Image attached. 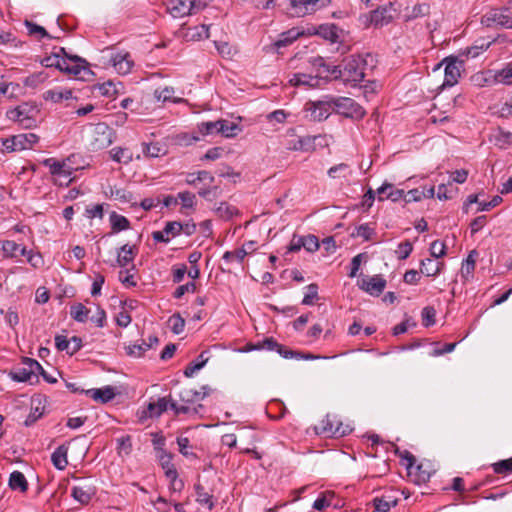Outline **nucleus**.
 <instances>
[{
	"instance_id": "obj_1",
	"label": "nucleus",
	"mask_w": 512,
	"mask_h": 512,
	"mask_svg": "<svg viewBox=\"0 0 512 512\" xmlns=\"http://www.w3.org/2000/svg\"><path fill=\"white\" fill-rule=\"evenodd\" d=\"M115 139V131L106 123L91 125L88 132V146L92 151L102 150L110 146Z\"/></svg>"
},
{
	"instance_id": "obj_2",
	"label": "nucleus",
	"mask_w": 512,
	"mask_h": 512,
	"mask_svg": "<svg viewBox=\"0 0 512 512\" xmlns=\"http://www.w3.org/2000/svg\"><path fill=\"white\" fill-rule=\"evenodd\" d=\"M366 60L359 55H351L342 61V80L356 85L365 77Z\"/></svg>"
},
{
	"instance_id": "obj_3",
	"label": "nucleus",
	"mask_w": 512,
	"mask_h": 512,
	"mask_svg": "<svg viewBox=\"0 0 512 512\" xmlns=\"http://www.w3.org/2000/svg\"><path fill=\"white\" fill-rule=\"evenodd\" d=\"M332 96L326 95L321 100H309L305 103L303 112L305 118L312 122H322L326 120L333 111Z\"/></svg>"
},
{
	"instance_id": "obj_4",
	"label": "nucleus",
	"mask_w": 512,
	"mask_h": 512,
	"mask_svg": "<svg viewBox=\"0 0 512 512\" xmlns=\"http://www.w3.org/2000/svg\"><path fill=\"white\" fill-rule=\"evenodd\" d=\"M333 112L355 120L365 116V110L354 99L349 97L332 96Z\"/></svg>"
},
{
	"instance_id": "obj_5",
	"label": "nucleus",
	"mask_w": 512,
	"mask_h": 512,
	"mask_svg": "<svg viewBox=\"0 0 512 512\" xmlns=\"http://www.w3.org/2000/svg\"><path fill=\"white\" fill-rule=\"evenodd\" d=\"M22 364L23 367H17L9 373L10 377L17 382H29L31 384L38 382L36 369H41L39 362L25 357L22 360Z\"/></svg>"
},
{
	"instance_id": "obj_6",
	"label": "nucleus",
	"mask_w": 512,
	"mask_h": 512,
	"mask_svg": "<svg viewBox=\"0 0 512 512\" xmlns=\"http://www.w3.org/2000/svg\"><path fill=\"white\" fill-rule=\"evenodd\" d=\"M331 0H289L292 15L304 17L331 4Z\"/></svg>"
},
{
	"instance_id": "obj_7",
	"label": "nucleus",
	"mask_w": 512,
	"mask_h": 512,
	"mask_svg": "<svg viewBox=\"0 0 512 512\" xmlns=\"http://www.w3.org/2000/svg\"><path fill=\"white\" fill-rule=\"evenodd\" d=\"M442 64H445L444 69V81L442 87H451L454 86L459 77L461 76V68L463 67V61L458 60L454 57L445 58L442 63L438 65L440 67Z\"/></svg>"
},
{
	"instance_id": "obj_8",
	"label": "nucleus",
	"mask_w": 512,
	"mask_h": 512,
	"mask_svg": "<svg viewBox=\"0 0 512 512\" xmlns=\"http://www.w3.org/2000/svg\"><path fill=\"white\" fill-rule=\"evenodd\" d=\"M43 165L50 168L51 174L57 177L56 181H58L60 185L67 186L71 182V170L65 162L47 158L43 161Z\"/></svg>"
},
{
	"instance_id": "obj_9",
	"label": "nucleus",
	"mask_w": 512,
	"mask_h": 512,
	"mask_svg": "<svg viewBox=\"0 0 512 512\" xmlns=\"http://www.w3.org/2000/svg\"><path fill=\"white\" fill-rule=\"evenodd\" d=\"M183 224L177 221L167 222L162 231H154L152 238L156 242L168 243L170 237H176L181 234Z\"/></svg>"
},
{
	"instance_id": "obj_10",
	"label": "nucleus",
	"mask_w": 512,
	"mask_h": 512,
	"mask_svg": "<svg viewBox=\"0 0 512 512\" xmlns=\"http://www.w3.org/2000/svg\"><path fill=\"white\" fill-rule=\"evenodd\" d=\"M359 287L372 296H379L386 287V280L380 275H374L362 279Z\"/></svg>"
},
{
	"instance_id": "obj_11",
	"label": "nucleus",
	"mask_w": 512,
	"mask_h": 512,
	"mask_svg": "<svg viewBox=\"0 0 512 512\" xmlns=\"http://www.w3.org/2000/svg\"><path fill=\"white\" fill-rule=\"evenodd\" d=\"M488 25L490 22L504 28L512 29V14L508 9H495L486 15Z\"/></svg>"
},
{
	"instance_id": "obj_12",
	"label": "nucleus",
	"mask_w": 512,
	"mask_h": 512,
	"mask_svg": "<svg viewBox=\"0 0 512 512\" xmlns=\"http://www.w3.org/2000/svg\"><path fill=\"white\" fill-rule=\"evenodd\" d=\"M195 0H171L168 10L173 17H184L193 14Z\"/></svg>"
},
{
	"instance_id": "obj_13",
	"label": "nucleus",
	"mask_w": 512,
	"mask_h": 512,
	"mask_svg": "<svg viewBox=\"0 0 512 512\" xmlns=\"http://www.w3.org/2000/svg\"><path fill=\"white\" fill-rule=\"evenodd\" d=\"M71 64L65 67V73L72 74L79 79H84L87 74H91V70L87 67V62L79 56L70 58Z\"/></svg>"
},
{
	"instance_id": "obj_14",
	"label": "nucleus",
	"mask_w": 512,
	"mask_h": 512,
	"mask_svg": "<svg viewBox=\"0 0 512 512\" xmlns=\"http://www.w3.org/2000/svg\"><path fill=\"white\" fill-rule=\"evenodd\" d=\"M39 141V136L34 133H23L12 136L15 152L31 149Z\"/></svg>"
},
{
	"instance_id": "obj_15",
	"label": "nucleus",
	"mask_w": 512,
	"mask_h": 512,
	"mask_svg": "<svg viewBox=\"0 0 512 512\" xmlns=\"http://www.w3.org/2000/svg\"><path fill=\"white\" fill-rule=\"evenodd\" d=\"M85 393L90 396L94 401L100 403H108L113 400L116 396L115 388L112 386H106L104 388H93L86 390Z\"/></svg>"
},
{
	"instance_id": "obj_16",
	"label": "nucleus",
	"mask_w": 512,
	"mask_h": 512,
	"mask_svg": "<svg viewBox=\"0 0 512 512\" xmlns=\"http://www.w3.org/2000/svg\"><path fill=\"white\" fill-rule=\"evenodd\" d=\"M158 459L161 467L163 468L165 475L170 480H175L178 478L177 470L172 463V455L164 449H160V454H158Z\"/></svg>"
},
{
	"instance_id": "obj_17",
	"label": "nucleus",
	"mask_w": 512,
	"mask_h": 512,
	"mask_svg": "<svg viewBox=\"0 0 512 512\" xmlns=\"http://www.w3.org/2000/svg\"><path fill=\"white\" fill-rule=\"evenodd\" d=\"M377 194L379 201L390 199L393 202H396L403 198L404 191L401 189H395L394 186L390 183H384L377 189Z\"/></svg>"
},
{
	"instance_id": "obj_18",
	"label": "nucleus",
	"mask_w": 512,
	"mask_h": 512,
	"mask_svg": "<svg viewBox=\"0 0 512 512\" xmlns=\"http://www.w3.org/2000/svg\"><path fill=\"white\" fill-rule=\"evenodd\" d=\"M95 494L94 487L90 485H79L72 488L71 496L80 504H88Z\"/></svg>"
},
{
	"instance_id": "obj_19",
	"label": "nucleus",
	"mask_w": 512,
	"mask_h": 512,
	"mask_svg": "<svg viewBox=\"0 0 512 512\" xmlns=\"http://www.w3.org/2000/svg\"><path fill=\"white\" fill-rule=\"evenodd\" d=\"M444 263L434 258H425L420 263V272L427 277H436L440 274Z\"/></svg>"
},
{
	"instance_id": "obj_20",
	"label": "nucleus",
	"mask_w": 512,
	"mask_h": 512,
	"mask_svg": "<svg viewBox=\"0 0 512 512\" xmlns=\"http://www.w3.org/2000/svg\"><path fill=\"white\" fill-rule=\"evenodd\" d=\"M128 58V53H117L111 57L110 62L119 74L124 75L130 72L132 67V62Z\"/></svg>"
},
{
	"instance_id": "obj_21",
	"label": "nucleus",
	"mask_w": 512,
	"mask_h": 512,
	"mask_svg": "<svg viewBox=\"0 0 512 512\" xmlns=\"http://www.w3.org/2000/svg\"><path fill=\"white\" fill-rule=\"evenodd\" d=\"M393 17L390 13V10L386 7H380L376 10L372 11L370 16V22L376 27H382L384 25L389 24L392 21Z\"/></svg>"
},
{
	"instance_id": "obj_22",
	"label": "nucleus",
	"mask_w": 512,
	"mask_h": 512,
	"mask_svg": "<svg viewBox=\"0 0 512 512\" xmlns=\"http://www.w3.org/2000/svg\"><path fill=\"white\" fill-rule=\"evenodd\" d=\"M137 254V248L136 246H130L128 244H125L120 247L118 254H117V264L120 267L127 266L130 262L133 261Z\"/></svg>"
},
{
	"instance_id": "obj_23",
	"label": "nucleus",
	"mask_w": 512,
	"mask_h": 512,
	"mask_svg": "<svg viewBox=\"0 0 512 512\" xmlns=\"http://www.w3.org/2000/svg\"><path fill=\"white\" fill-rule=\"evenodd\" d=\"M1 249L3 256L7 258H15L19 255H26L27 250L25 247H20L16 242L5 240L1 242Z\"/></svg>"
},
{
	"instance_id": "obj_24",
	"label": "nucleus",
	"mask_w": 512,
	"mask_h": 512,
	"mask_svg": "<svg viewBox=\"0 0 512 512\" xmlns=\"http://www.w3.org/2000/svg\"><path fill=\"white\" fill-rule=\"evenodd\" d=\"M168 404H170V401L167 397H160L156 402L148 404L146 414L151 418H157L167 410Z\"/></svg>"
},
{
	"instance_id": "obj_25",
	"label": "nucleus",
	"mask_w": 512,
	"mask_h": 512,
	"mask_svg": "<svg viewBox=\"0 0 512 512\" xmlns=\"http://www.w3.org/2000/svg\"><path fill=\"white\" fill-rule=\"evenodd\" d=\"M67 452L68 448L65 445H60L52 453L51 461L58 470H64L68 465Z\"/></svg>"
},
{
	"instance_id": "obj_26",
	"label": "nucleus",
	"mask_w": 512,
	"mask_h": 512,
	"mask_svg": "<svg viewBox=\"0 0 512 512\" xmlns=\"http://www.w3.org/2000/svg\"><path fill=\"white\" fill-rule=\"evenodd\" d=\"M302 35V32L293 28L286 32H283L279 35V38L273 43L274 48L280 49L290 45L293 41H295L299 36Z\"/></svg>"
},
{
	"instance_id": "obj_27",
	"label": "nucleus",
	"mask_w": 512,
	"mask_h": 512,
	"mask_svg": "<svg viewBox=\"0 0 512 512\" xmlns=\"http://www.w3.org/2000/svg\"><path fill=\"white\" fill-rule=\"evenodd\" d=\"M289 83L292 86H308L310 88H314L318 85L319 79L317 77H314L312 75L303 74V73H296L294 74L290 80Z\"/></svg>"
},
{
	"instance_id": "obj_28",
	"label": "nucleus",
	"mask_w": 512,
	"mask_h": 512,
	"mask_svg": "<svg viewBox=\"0 0 512 512\" xmlns=\"http://www.w3.org/2000/svg\"><path fill=\"white\" fill-rule=\"evenodd\" d=\"M478 255L476 250H472L466 260L463 261L461 267V277L465 280H469L473 277V272L475 270L476 256Z\"/></svg>"
},
{
	"instance_id": "obj_29",
	"label": "nucleus",
	"mask_w": 512,
	"mask_h": 512,
	"mask_svg": "<svg viewBox=\"0 0 512 512\" xmlns=\"http://www.w3.org/2000/svg\"><path fill=\"white\" fill-rule=\"evenodd\" d=\"M9 487L12 490L26 492L28 489V483L24 474L20 471H13L9 477Z\"/></svg>"
},
{
	"instance_id": "obj_30",
	"label": "nucleus",
	"mask_w": 512,
	"mask_h": 512,
	"mask_svg": "<svg viewBox=\"0 0 512 512\" xmlns=\"http://www.w3.org/2000/svg\"><path fill=\"white\" fill-rule=\"evenodd\" d=\"M240 131L241 128L238 124L228 120L219 119L218 134H221L226 138H232L235 137Z\"/></svg>"
},
{
	"instance_id": "obj_31",
	"label": "nucleus",
	"mask_w": 512,
	"mask_h": 512,
	"mask_svg": "<svg viewBox=\"0 0 512 512\" xmlns=\"http://www.w3.org/2000/svg\"><path fill=\"white\" fill-rule=\"evenodd\" d=\"M206 351H203L199 356L198 358L189 363L186 368L184 369V375L188 378L192 377L197 371H199L200 369H202L206 363L208 362V357L206 356Z\"/></svg>"
},
{
	"instance_id": "obj_32",
	"label": "nucleus",
	"mask_w": 512,
	"mask_h": 512,
	"mask_svg": "<svg viewBox=\"0 0 512 512\" xmlns=\"http://www.w3.org/2000/svg\"><path fill=\"white\" fill-rule=\"evenodd\" d=\"M314 33L331 42H336L338 39L337 26L335 24H322Z\"/></svg>"
},
{
	"instance_id": "obj_33",
	"label": "nucleus",
	"mask_w": 512,
	"mask_h": 512,
	"mask_svg": "<svg viewBox=\"0 0 512 512\" xmlns=\"http://www.w3.org/2000/svg\"><path fill=\"white\" fill-rule=\"evenodd\" d=\"M205 395L206 393L202 394L194 388L184 387L179 393V398L183 403L188 404L203 399Z\"/></svg>"
},
{
	"instance_id": "obj_34",
	"label": "nucleus",
	"mask_w": 512,
	"mask_h": 512,
	"mask_svg": "<svg viewBox=\"0 0 512 512\" xmlns=\"http://www.w3.org/2000/svg\"><path fill=\"white\" fill-rule=\"evenodd\" d=\"M352 174V170L346 163H340L328 170V176L332 179H344Z\"/></svg>"
},
{
	"instance_id": "obj_35",
	"label": "nucleus",
	"mask_w": 512,
	"mask_h": 512,
	"mask_svg": "<svg viewBox=\"0 0 512 512\" xmlns=\"http://www.w3.org/2000/svg\"><path fill=\"white\" fill-rule=\"evenodd\" d=\"M110 223L112 228V233H117L122 230H126L130 226L129 220L122 215H119L115 212L110 215Z\"/></svg>"
},
{
	"instance_id": "obj_36",
	"label": "nucleus",
	"mask_w": 512,
	"mask_h": 512,
	"mask_svg": "<svg viewBox=\"0 0 512 512\" xmlns=\"http://www.w3.org/2000/svg\"><path fill=\"white\" fill-rule=\"evenodd\" d=\"M143 146V154L147 157H159V156H162V155H165L166 154V149L165 147L156 142V143H143L142 144Z\"/></svg>"
},
{
	"instance_id": "obj_37",
	"label": "nucleus",
	"mask_w": 512,
	"mask_h": 512,
	"mask_svg": "<svg viewBox=\"0 0 512 512\" xmlns=\"http://www.w3.org/2000/svg\"><path fill=\"white\" fill-rule=\"evenodd\" d=\"M72 97L71 90H47L43 93V98L46 101H51L54 103L61 102L63 99H70Z\"/></svg>"
},
{
	"instance_id": "obj_38",
	"label": "nucleus",
	"mask_w": 512,
	"mask_h": 512,
	"mask_svg": "<svg viewBox=\"0 0 512 512\" xmlns=\"http://www.w3.org/2000/svg\"><path fill=\"white\" fill-rule=\"evenodd\" d=\"M24 25L25 27L27 28L28 30V34L30 36H35L37 37V39H41V38H53L47 31L44 27L32 22V21H29V20H25L24 21Z\"/></svg>"
},
{
	"instance_id": "obj_39",
	"label": "nucleus",
	"mask_w": 512,
	"mask_h": 512,
	"mask_svg": "<svg viewBox=\"0 0 512 512\" xmlns=\"http://www.w3.org/2000/svg\"><path fill=\"white\" fill-rule=\"evenodd\" d=\"M219 129V120L206 121L197 124V131L202 136L217 135Z\"/></svg>"
},
{
	"instance_id": "obj_40",
	"label": "nucleus",
	"mask_w": 512,
	"mask_h": 512,
	"mask_svg": "<svg viewBox=\"0 0 512 512\" xmlns=\"http://www.w3.org/2000/svg\"><path fill=\"white\" fill-rule=\"evenodd\" d=\"M195 491L197 495V502L203 505H207L209 510L214 508V503L212 501V495L204 490V487L200 484L195 486Z\"/></svg>"
},
{
	"instance_id": "obj_41",
	"label": "nucleus",
	"mask_w": 512,
	"mask_h": 512,
	"mask_svg": "<svg viewBox=\"0 0 512 512\" xmlns=\"http://www.w3.org/2000/svg\"><path fill=\"white\" fill-rule=\"evenodd\" d=\"M430 12V6L427 3L417 4L405 15L406 20H413L418 17H423L428 15Z\"/></svg>"
},
{
	"instance_id": "obj_42",
	"label": "nucleus",
	"mask_w": 512,
	"mask_h": 512,
	"mask_svg": "<svg viewBox=\"0 0 512 512\" xmlns=\"http://www.w3.org/2000/svg\"><path fill=\"white\" fill-rule=\"evenodd\" d=\"M495 80L501 84L512 85V62L496 73Z\"/></svg>"
},
{
	"instance_id": "obj_43",
	"label": "nucleus",
	"mask_w": 512,
	"mask_h": 512,
	"mask_svg": "<svg viewBox=\"0 0 512 512\" xmlns=\"http://www.w3.org/2000/svg\"><path fill=\"white\" fill-rule=\"evenodd\" d=\"M89 309H87L83 304L78 303L71 307V317L78 322H85L87 320Z\"/></svg>"
},
{
	"instance_id": "obj_44",
	"label": "nucleus",
	"mask_w": 512,
	"mask_h": 512,
	"mask_svg": "<svg viewBox=\"0 0 512 512\" xmlns=\"http://www.w3.org/2000/svg\"><path fill=\"white\" fill-rule=\"evenodd\" d=\"M23 110L21 107H17L16 109L14 110H11L9 113H8V117L10 119H13V120H16L18 122H20L23 126H25L26 128H29L32 126L34 120L31 119L30 117H23Z\"/></svg>"
},
{
	"instance_id": "obj_45",
	"label": "nucleus",
	"mask_w": 512,
	"mask_h": 512,
	"mask_svg": "<svg viewBox=\"0 0 512 512\" xmlns=\"http://www.w3.org/2000/svg\"><path fill=\"white\" fill-rule=\"evenodd\" d=\"M158 101L162 102H179L180 98L174 97V89L172 87H165L162 90H156L154 93Z\"/></svg>"
},
{
	"instance_id": "obj_46",
	"label": "nucleus",
	"mask_w": 512,
	"mask_h": 512,
	"mask_svg": "<svg viewBox=\"0 0 512 512\" xmlns=\"http://www.w3.org/2000/svg\"><path fill=\"white\" fill-rule=\"evenodd\" d=\"M314 136H305L298 139V146H289L290 150L314 151Z\"/></svg>"
},
{
	"instance_id": "obj_47",
	"label": "nucleus",
	"mask_w": 512,
	"mask_h": 512,
	"mask_svg": "<svg viewBox=\"0 0 512 512\" xmlns=\"http://www.w3.org/2000/svg\"><path fill=\"white\" fill-rule=\"evenodd\" d=\"M168 323L174 334H181L184 331L185 320L180 314H173L169 319Z\"/></svg>"
},
{
	"instance_id": "obj_48",
	"label": "nucleus",
	"mask_w": 512,
	"mask_h": 512,
	"mask_svg": "<svg viewBox=\"0 0 512 512\" xmlns=\"http://www.w3.org/2000/svg\"><path fill=\"white\" fill-rule=\"evenodd\" d=\"M150 348H152V344L142 342L141 344H133L127 346L126 353L132 357H141Z\"/></svg>"
},
{
	"instance_id": "obj_49",
	"label": "nucleus",
	"mask_w": 512,
	"mask_h": 512,
	"mask_svg": "<svg viewBox=\"0 0 512 512\" xmlns=\"http://www.w3.org/2000/svg\"><path fill=\"white\" fill-rule=\"evenodd\" d=\"M117 450L120 456H128L132 451L131 437L129 435L117 439Z\"/></svg>"
},
{
	"instance_id": "obj_50",
	"label": "nucleus",
	"mask_w": 512,
	"mask_h": 512,
	"mask_svg": "<svg viewBox=\"0 0 512 512\" xmlns=\"http://www.w3.org/2000/svg\"><path fill=\"white\" fill-rule=\"evenodd\" d=\"M111 157L116 162H124L128 163L132 160V155L128 153V150L125 148L117 147L113 148L110 151Z\"/></svg>"
},
{
	"instance_id": "obj_51",
	"label": "nucleus",
	"mask_w": 512,
	"mask_h": 512,
	"mask_svg": "<svg viewBox=\"0 0 512 512\" xmlns=\"http://www.w3.org/2000/svg\"><path fill=\"white\" fill-rule=\"evenodd\" d=\"M333 498V493L330 491H326L322 493L321 497L316 499L313 503V508L318 511H322L325 508L331 505V499Z\"/></svg>"
},
{
	"instance_id": "obj_52",
	"label": "nucleus",
	"mask_w": 512,
	"mask_h": 512,
	"mask_svg": "<svg viewBox=\"0 0 512 512\" xmlns=\"http://www.w3.org/2000/svg\"><path fill=\"white\" fill-rule=\"evenodd\" d=\"M307 290L308 291L302 300V304L313 305L314 302L318 299V285L311 283L307 286Z\"/></svg>"
},
{
	"instance_id": "obj_53",
	"label": "nucleus",
	"mask_w": 512,
	"mask_h": 512,
	"mask_svg": "<svg viewBox=\"0 0 512 512\" xmlns=\"http://www.w3.org/2000/svg\"><path fill=\"white\" fill-rule=\"evenodd\" d=\"M493 471L497 474L512 473V458L501 460L492 464Z\"/></svg>"
},
{
	"instance_id": "obj_54",
	"label": "nucleus",
	"mask_w": 512,
	"mask_h": 512,
	"mask_svg": "<svg viewBox=\"0 0 512 512\" xmlns=\"http://www.w3.org/2000/svg\"><path fill=\"white\" fill-rule=\"evenodd\" d=\"M47 79V75L44 72L34 73L28 76L24 80V85L32 88H36L38 85L43 83Z\"/></svg>"
},
{
	"instance_id": "obj_55",
	"label": "nucleus",
	"mask_w": 512,
	"mask_h": 512,
	"mask_svg": "<svg viewBox=\"0 0 512 512\" xmlns=\"http://www.w3.org/2000/svg\"><path fill=\"white\" fill-rule=\"evenodd\" d=\"M430 253L432 258L437 260L446 254V245L439 240H435L430 245Z\"/></svg>"
},
{
	"instance_id": "obj_56",
	"label": "nucleus",
	"mask_w": 512,
	"mask_h": 512,
	"mask_svg": "<svg viewBox=\"0 0 512 512\" xmlns=\"http://www.w3.org/2000/svg\"><path fill=\"white\" fill-rule=\"evenodd\" d=\"M436 311L433 307L427 306L422 310V321L425 327H429L435 323Z\"/></svg>"
},
{
	"instance_id": "obj_57",
	"label": "nucleus",
	"mask_w": 512,
	"mask_h": 512,
	"mask_svg": "<svg viewBox=\"0 0 512 512\" xmlns=\"http://www.w3.org/2000/svg\"><path fill=\"white\" fill-rule=\"evenodd\" d=\"M412 250H413V246H412L411 242L404 241V242L400 243L396 250L398 259L404 260V259L408 258L409 255L411 254Z\"/></svg>"
},
{
	"instance_id": "obj_58",
	"label": "nucleus",
	"mask_w": 512,
	"mask_h": 512,
	"mask_svg": "<svg viewBox=\"0 0 512 512\" xmlns=\"http://www.w3.org/2000/svg\"><path fill=\"white\" fill-rule=\"evenodd\" d=\"M303 238V248H305L308 252H314L318 250L319 248V240L314 235H307L302 237Z\"/></svg>"
},
{
	"instance_id": "obj_59",
	"label": "nucleus",
	"mask_w": 512,
	"mask_h": 512,
	"mask_svg": "<svg viewBox=\"0 0 512 512\" xmlns=\"http://www.w3.org/2000/svg\"><path fill=\"white\" fill-rule=\"evenodd\" d=\"M183 208H193L195 205V195L189 191L180 192L178 194Z\"/></svg>"
},
{
	"instance_id": "obj_60",
	"label": "nucleus",
	"mask_w": 512,
	"mask_h": 512,
	"mask_svg": "<svg viewBox=\"0 0 512 512\" xmlns=\"http://www.w3.org/2000/svg\"><path fill=\"white\" fill-rule=\"evenodd\" d=\"M247 255V251L245 248L237 249L235 251H227L223 255V259L226 261H232L236 259L239 262H242L245 256Z\"/></svg>"
},
{
	"instance_id": "obj_61",
	"label": "nucleus",
	"mask_w": 512,
	"mask_h": 512,
	"mask_svg": "<svg viewBox=\"0 0 512 512\" xmlns=\"http://www.w3.org/2000/svg\"><path fill=\"white\" fill-rule=\"evenodd\" d=\"M196 291V284L194 282H188L184 285H180L176 288L174 291V298L179 299L181 298L185 293L191 292L194 293Z\"/></svg>"
},
{
	"instance_id": "obj_62",
	"label": "nucleus",
	"mask_w": 512,
	"mask_h": 512,
	"mask_svg": "<svg viewBox=\"0 0 512 512\" xmlns=\"http://www.w3.org/2000/svg\"><path fill=\"white\" fill-rule=\"evenodd\" d=\"M374 234V229L369 227L368 224H361L356 228V233L354 235L358 237H362L364 240L371 239Z\"/></svg>"
},
{
	"instance_id": "obj_63",
	"label": "nucleus",
	"mask_w": 512,
	"mask_h": 512,
	"mask_svg": "<svg viewBox=\"0 0 512 512\" xmlns=\"http://www.w3.org/2000/svg\"><path fill=\"white\" fill-rule=\"evenodd\" d=\"M55 346L59 351H66L69 355H71L70 341L66 336L57 335L55 337Z\"/></svg>"
},
{
	"instance_id": "obj_64",
	"label": "nucleus",
	"mask_w": 512,
	"mask_h": 512,
	"mask_svg": "<svg viewBox=\"0 0 512 512\" xmlns=\"http://www.w3.org/2000/svg\"><path fill=\"white\" fill-rule=\"evenodd\" d=\"M216 213L222 218L229 219L233 215V207L228 205L226 202H221L216 208Z\"/></svg>"
}]
</instances>
